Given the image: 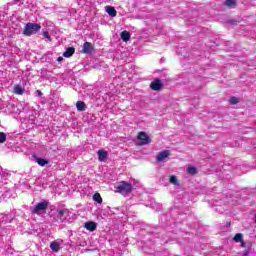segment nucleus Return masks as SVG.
<instances>
[{
    "instance_id": "6e6552de",
    "label": "nucleus",
    "mask_w": 256,
    "mask_h": 256,
    "mask_svg": "<svg viewBox=\"0 0 256 256\" xmlns=\"http://www.w3.org/2000/svg\"><path fill=\"white\" fill-rule=\"evenodd\" d=\"M35 163H37L40 167H45V165H49V161L43 158H39L36 155L32 156Z\"/></svg>"
},
{
    "instance_id": "c756f323",
    "label": "nucleus",
    "mask_w": 256,
    "mask_h": 256,
    "mask_svg": "<svg viewBox=\"0 0 256 256\" xmlns=\"http://www.w3.org/2000/svg\"><path fill=\"white\" fill-rule=\"evenodd\" d=\"M57 61H58V63H61V61H63V57H58Z\"/></svg>"
},
{
    "instance_id": "f03ea898",
    "label": "nucleus",
    "mask_w": 256,
    "mask_h": 256,
    "mask_svg": "<svg viewBox=\"0 0 256 256\" xmlns=\"http://www.w3.org/2000/svg\"><path fill=\"white\" fill-rule=\"evenodd\" d=\"M72 215H73V213H71V211H69V209L58 208L54 212L53 217H54V221H56L58 223H64V221L71 219Z\"/></svg>"
},
{
    "instance_id": "4be33fe9",
    "label": "nucleus",
    "mask_w": 256,
    "mask_h": 256,
    "mask_svg": "<svg viewBox=\"0 0 256 256\" xmlns=\"http://www.w3.org/2000/svg\"><path fill=\"white\" fill-rule=\"evenodd\" d=\"M170 183H172V185L179 186V180H177V177L175 175H172L170 177Z\"/></svg>"
},
{
    "instance_id": "b1692460",
    "label": "nucleus",
    "mask_w": 256,
    "mask_h": 256,
    "mask_svg": "<svg viewBox=\"0 0 256 256\" xmlns=\"http://www.w3.org/2000/svg\"><path fill=\"white\" fill-rule=\"evenodd\" d=\"M7 141V134L0 132V143H5Z\"/></svg>"
},
{
    "instance_id": "f257e3e1",
    "label": "nucleus",
    "mask_w": 256,
    "mask_h": 256,
    "mask_svg": "<svg viewBox=\"0 0 256 256\" xmlns=\"http://www.w3.org/2000/svg\"><path fill=\"white\" fill-rule=\"evenodd\" d=\"M234 241L235 243H240V246L245 248L241 256H251L252 254L251 249L253 247V243L251 241L244 242L243 235L241 233H237L234 236Z\"/></svg>"
},
{
    "instance_id": "9b49d317",
    "label": "nucleus",
    "mask_w": 256,
    "mask_h": 256,
    "mask_svg": "<svg viewBox=\"0 0 256 256\" xmlns=\"http://www.w3.org/2000/svg\"><path fill=\"white\" fill-rule=\"evenodd\" d=\"M105 11L108 13V15H110V17H117V10H115V7L106 6Z\"/></svg>"
},
{
    "instance_id": "f3484780",
    "label": "nucleus",
    "mask_w": 256,
    "mask_h": 256,
    "mask_svg": "<svg viewBox=\"0 0 256 256\" xmlns=\"http://www.w3.org/2000/svg\"><path fill=\"white\" fill-rule=\"evenodd\" d=\"M98 159H99V161H107V151L99 150L98 151Z\"/></svg>"
},
{
    "instance_id": "dca6fc26",
    "label": "nucleus",
    "mask_w": 256,
    "mask_h": 256,
    "mask_svg": "<svg viewBox=\"0 0 256 256\" xmlns=\"http://www.w3.org/2000/svg\"><path fill=\"white\" fill-rule=\"evenodd\" d=\"M14 93L15 95H23L25 93V88H23L21 85H15L14 86Z\"/></svg>"
},
{
    "instance_id": "c85d7f7f",
    "label": "nucleus",
    "mask_w": 256,
    "mask_h": 256,
    "mask_svg": "<svg viewBox=\"0 0 256 256\" xmlns=\"http://www.w3.org/2000/svg\"><path fill=\"white\" fill-rule=\"evenodd\" d=\"M157 162L161 163V152L157 154Z\"/></svg>"
},
{
    "instance_id": "20e7f679",
    "label": "nucleus",
    "mask_w": 256,
    "mask_h": 256,
    "mask_svg": "<svg viewBox=\"0 0 256 256\" xmlns=\"http://www.w3.org/2000/svg\"><path fill=\"white\" fill-rule=\"evenodd\" d=\"M115 189L116 193H120L121 195H129V193L133 191V184L126 181H121L115 186Z\"/></svg>"
},
{
    "instance_id": "412c9836",
    "label": "nucleus",
    "mask_w": 256,
    "mask_h": 256,
    "mask_svg": "<svg viewBox=\"0 0 256 256\" xmlns=\"http://www.w3.org/2000/svg\"><path fill=\"white\" fill-rule=\"evenodd\" d=\"M9 171H7L6 169H3L1 166H0V176L1 177H9Z\"/></svg>"
},
{
    "instance_id": "9d476101",
    "label": "nucleus",
    "mask_w": 256,
    "mask_h": 256,
    "mask_svg": "<svg viewBox=\"0 0 256 256\" xmlns=\"http://www.w3.org/2000/svg\"><path fill=\"white\" fill-rule=\"evenodd\" d=\"M76 109L80 113H83V111H87V104H85V102H83V101H77L76 102Z\"/></svg>"
},
{
    "instance_id": "aec40b11",
    "label": "nucleus",
    "mask_w": 256,
    "mask_h": 256,
    "mask_svg": "<svg viewBox=\"0 0 256 256\" xmlns=\"http://www.w3.org/2000/svg\"><path fill=\"white\" fill-rule=\"evenodd\" d=\"M189 175H197V168L193 167V166H189L187 169Z\"/></svg>"
},
{
    "instance_id": "39448f33",
    "label": "nucleus",
    "mask_w": 256,
    "mask_h": 256,
    "mask_svg": "<svg viewBox=\"0 0 256 256\" xmlns=\"http://www.w3.org/2000/svg\"><path fill=\"white\" fill-rule=\"evenodd\" d=\"M39 31H41V24L29 22L25 25L23 33L26 37H31V35H37Z\"/></svg>"
},
{
    "instance_id": "7c9ffc66",
    "label": "nucleus",
    "mask_w": 256,
    "mask_h": 256,
    "mask_svg": "<svg viewBox=\"0 0 256 256\" xmlns=\"http://www.w3.org/2000/svg\"><path fill=\"white\" fill-rule=\"evenodd\" d=\"M232 25H236L237 24V22H230Z\"/></svg>"
},
{
    "instance_id": "a211bd4d",
    "label": "nucleus",
    "mask_w": 256,
    "mask_h": 256,
    "mask_svg": "<svg viewBox=\"0 0 256 256\" xmlns=\"http://www.w3.org/2000/svg\"><path fill=\"white\" fill-rule=\"evenodd\" d=\"M170 155H171V151L163 150L161 152V161H165V159H167V157H169Z\"/></svg>"
},
{
    "instance_id": "bb28decb",
    "label": "nucleus",
    "mask_w": 256,
    "mask_h": 256,
    "mask_svg": "<svg viewBox=\"0 0 256 256\" xmlns=\"http://www.w3.org/2000/svg\"><path fill=\"white\" fill-rule=\"evenodd\" d=\"M16 3H29V0H14Z\"/></svg>"
},
{
    "instance_id": "393cba45",
    "label": "nucleus",
    "mask_w": 256,
    "mask_h": 256,
    "mask_svg": "<svg viewBox=\"0 0 256 256\" xmlns=\"http://www.w3.org/2000/svg\"><path fill=\"white\" fill-rule=\"evenodd\" d=\"M225 5H227V7H233L235 0H226Z\"/></svg>"
},
{
    "instance_id": "4468645a",
    "label": "nucleus",
    "mask_w": 256,
    "mask_h": 256,
    "mask_svg": "<svg viewBox=\"0 0 256 256\" xmlns=\"http://www.w3.org/2000/svg\"><path fill=\"white\" fill-rule=\"evenodd\" d=\"M120 37L122 41H124V43H127V41L131 39V33L127 30H124L123 32H121Z\"/></svg>"
},
{
    "instance_id": "2eb2a0df",
    "label": "nucleus",
    "mask_w": 256,
    "mask_h": 256,
    "mask_svg": "<svg viewBox=\"0 0 256 256\" xmlns=\"http://www.w3.org/2000/svg\"><path fill=\"white\" fill-rule=\"evenodd\" d=\"M74 54H75V48L69 47L63 53V57H66V58L73 57Z\"/></svg>"
},
{
    "instance_id": "ddd939ff",
    "label": "nucleus",
    "mask_w": 256,
    "mask_h": 256,
    "mask_svg": "<svg viewBox=\"0 0 256 256\" xmlns=\"http://www.w3.org/2000/svg\"><path fill=\"white\" fill-rule=\"evenodd\" d=\"M50 249L54 253H59V250L61 249V245L57 241H53L50 243Z\"/></svg>"
},
{
    "instance_id": "1a4fd4ad",
    "label": "nucleus",
    "mask_w": 256,
    "mask_h": 256,
    "mask_svg": "<svg viewBox=\"0 0 256 256\" xmlns=\"http://www.w3.org/2000/svg\"><path fill=\"white\" fill-rule=\"evenodd\" d=\"M83 53L91 55L93 53V44L91 42H85L83 45Z\"/></svg>"
},
{
    "instance_id": "0eeeda50",
    "label": "nucleus",
    "mask_w": 256,
    "mask_h": 256,
    "mask_svg": "<svg viewBox=\"0 0 256 256\" xmlns=\"http://www.w3.org/2000/svg\"><path fill=\"white\" fill-rule=\"evenodd\" d=\"M150 89L152 91H160L161 90V79L156 78L154 81L150 84Z\"/></svg>"
},
{
    "instance_id": "5701e85b",
    "label": "nucleus",
    "mask_w": 256,
    "mask_h": 256,
    "mask_svg": "<svg viewBox=\"0 0 256 256\" xmlns=\"http://www.w3.org/2000/svg\"><path fill=\"white\" fill-rule=\"evenodd\" d=\"M230 105H237L239 103V98L232 96L229 100Z\"/></svg>"
},
{
    "instance_id": "423d86ee",
    "label": "nucleus",
    "mask_w": 256,
    "mask_h": 256,
    "mask_svg": "<svg viewBox=\"0 0 256 256\" xmlns=\"http://www.w3.org/2000/svg\"><path fill=\"white\" fill-rule=\"evenodd\" d=\"M137 139L139 141L138 145L140 147H143V145H149V143H151V138L145 132H140L137 136Z\"/></svg>"
},
{
    "instance_id": "f8f14e48",
    "label": "nucleus",
    "mask_w": 256,
    "mask_h": 256,
    "mask_svg": "<svg viewBox=\"0 0 256 256\" xmlns=\"http://www.w3.org/2000/svg\"><path fill=\"white\" fill-rule=\"evenodd\" d=\"M84 227H85V229H87V231L93 232L97 229V223H95V222H86L84 224Z\"/></svg>"
},
{
    "instance_id": "a878e982",
    "label": "nucleus",
    "mask_w": 256,
    "mask_h": 256,
    "mask_svg": "<svg viewBox=\"0 0 256 256\" xmlns=\"http://www.w3.org/2000/svg\"><path fill=\"white\" fill-rule=\"evenodd\" d=\"M43 37H44L45 39H47L48 41H52L51 36L49 35V32H48V31H44V32H43Z\"/></svg>"
},
{
    "instance_id": "6ab92c4d",
    "label": "nucleus",
    "mask_w": 256,
    "mask_h": 256,
    "mask_svg": "<svg viewBox=\"0 0 256 256\" xmlns=\"http://www.w3.org/2000/svg\"><path fill=\"white\" fill-rule=\"evenodd\" d=\"M93 200L96 201V203H103V198H101V194L96 193L93 195Z\"/></svg>"
},
{
    "instance_id": "cd10ccee",
    "label": "nucleus",
    "mask_w": 256,
    "mask_h": 256,
    "mask_svg": "<svg viewBox=\"0 0 256 256\" xmlns=\"http://www.w3.org/2000/svg\"><path fill=\"white\" fill-rule=\"evenodd\" d=\"M36 95L37 97H43V92H41V90H37Z\"/></svg>"
},
{
    "instance_id": "7ed1b4c3",
    "label": "nucleus",
    "mask_w": 256,
    "mask_h": 256,
    "mask_svg": "<svg viewBox=\"0 0 256 256\" xmlns=\"http://www.w3.org/2000/svg\"><path fill=\"white\" fill-rule=\"evenodd\" d=\"M47 209H49V201L43 200L31 206L30 213H32V215H43V213H47Z\"/></svg>"
}]
</instances>
